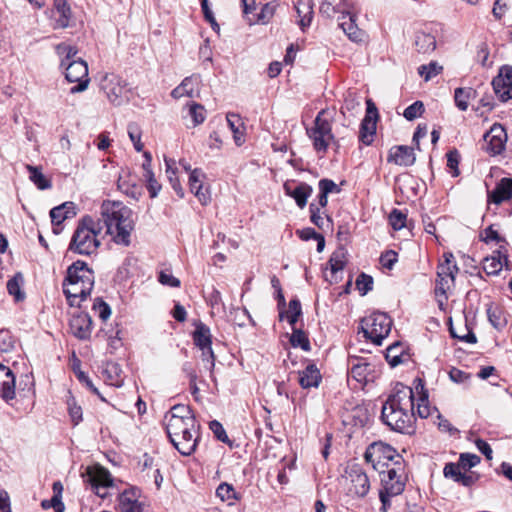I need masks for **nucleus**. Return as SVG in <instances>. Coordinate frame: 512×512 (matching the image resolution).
I'll list each match as a JSON object with an SVG mask.
<instances>
[{"label": "nucleus", "mask_w": 512, "mask_h": 512, "mask_svg": "<svg viewBox=\"0 0 512 512\" xmlns=\"http://www.w3.org/2000/svg\"><path fill=\"white\" fill-rule=\"evenodd\" d=\"M458 463L461 465L464 471H468L480 463V457L476 454L462 453L459 457Z\"/></svg>", "instance_id": "864d4df0"}, {"label": "nucleus", "mask_w": 512, "mask_h": 512, "mask_svg": "<svg viewBox=\"0 0 512 512\" xmlns=\"http://www.w3.org/2000/svg\"><path fill=\"white\" fill-rule=\"evenodd\" d=\"M424 104L421 101H415L413 104L408 106L403 113V116L409 120L412 121L418 117H420L424 112Z\"/></svg>", "instance_id": "8fccbe9b"}, {"label": "nucleus", "mask_w": 512, "mask_h": 512, "mask_svg": "<svg viewBox=\"0 0 512 512\" xmlns=\"http://www.w3.org/2000/svg\"><path fill=\"white\" fill-rule=\"evenodd\" d=\"M204 178V174L200 169H194L191 171L189 175V187L190 191L198 198L202 205H207L211 196L209 190L207 188H203L202 179Z\"/></svg>", "instance_id": "f3484780"}, {"label": "nucleus", "mask_w": 512, "mask_h": 512, "mask_svg": "<svg viewBox=\"0 0 512 512\" xmlns=\"http://www.w3.org/2000/svg\"><path fill=\"white\" fill-rule=\"evenodd\" d=\"M294 7L299 17V25L302 29L309 26L313 16V8L310 0H294Z\"/></svg>", "instance_id": "c756f323"}, {"label": "nucleus", "mask_w": 512, "mask_h": 512, "mask_svg": "<svg viewBox=\"0 0 512 512\" xmlns=\"http://www.w3.org/2000/svg\"><path fill=\"white\" fill-rule=\"evenodd\" d=\"M158 281L165 286L169 287H179L180 280L172 275L169 270H162L159 273Z\"/></svg>", "instance_id": "bf43d9fd"}, {"label": "nucleus", "mask_w": 512, "mask_h": 512, "mask_svg": "<svg viewBox=\"0 0 512 512\" xmlns=\"http://www.w3.org/2000/svg\"><path fill=\"white\" fill-rule=\"evenodd\" d=\"M70 367L81 384L85 385L89 390L96 392V388L94 387L92 380L82 369L81 361L75 356L74 353L70 359Z\"/></svg>", "instance_id": "f704fd0d"}, {"label": "nucleus", "mask_w": 512, "mask_h": 512, "mask_svg": "<svg viewBox=\"0 0 512 512\" xmlns=\"http://www.w3.org/2000/svg\"><path fill=\"white\" fill-rule=\"evenodd\" d=\"M329 264L333 274L343 270L346 264L345 253L342 250L334 252L329 259Z\"/></svg>", "instance_id": "09e8293b"}, {"label": "nucleus", "mask_w": 512, "mask_h": 512, "mask_svg": "<svg viewBox=\"0 0 512 512\" xmlns=\"http://www.w3.org/2000/svg\"><path fill=\"white\" fill-rule=\"evenodd\" d=\"M199 84V76H190L186 77L180 85L174 88L171 92V96L174 99H179L181 97H194L196 88Z\"/></svg>", "instance_id": "c85d7f7f"}, {"label": "nucleus", "mask_w": 512, "mask_h": 512, "mask_svg": "<svg viewBox=\"0 0 512 512\" xmlns=\"http://www.w3.org/2000/svg\"><path fill=\"white\" fill-rule=\"evenodd\" d=\"M476 97V91L471 87H459L454 91V100L456 107L461 111H466L469 101Z\"/></svg>", "instance_id": "473e14b6"}, {"label": "nucleus", "mask_w": 512, "mask_h": 512, "mask_svg": "<svg viewBox=\"0 0 512 512\" xmlns=\"http://www.w3.org/2000/svg\"><path fill=\"white\" fill-rule=\"evenodd\" d=\"M391 327L392 320L382 312H374L361 321L364 336L376 345H381L382 340L390 333Z\"/></svg>", "instance_id": "0eeeda50"}, {"label": "nucleus", "mask_w": 512, "mask_h": 512, "mask_svg": "<svg viewBox=\"0 0 512 512\" xmlns=\"http://www.w3.org/2000/svg\"><path fill=\"white\" fill-rule=\"evenodd\" d=\"M290 343L293 347H300L304 351H309L311 349L310 341L307 335L301 329H292Z\"/></svg>", "instance_id": "a19ab883"}, {"label": "nucleus", "mask_w": 512, "mask_h": 512, "mask_svg": "<svg viewBox=\"0 0 512 512\" xmlns=\"http://www.w3.org/2000/svg\"><path fill=\"white\" fill-rule=\"evenodd\" d=\"M42 507L44 509L53 508L56 512H63L64 511V504L61 501V496L58 494H55L51 500H44L41 503Z\"/></svg>", "instance_id": "774afa93"}, {"label": "nucleus", "mask_w": 512, "mask_h": 512, "mask_svg": "<svg viewBox=\"0 0 512 512\" xmlns=\"http://www.w3.org/2000/svg\"><path fill=\"white\" fill-rule=\"evenodd\" d=\"M325 111L318 113L314 120V125L307 129V135L313 143V148L318 154L324 155L334 140L331 123L323 118Z\"/></svg>", "instance_id": "6e6552de"}, {"label": "nucleus", "mask_w": 512, "mask_h": 512, "mask_svg": "<svg viewBox=\"0 0 512 512\" xmlns=\"http://www.w3.org/2000/svg\"><path fill=\"white\" fill-rule=\"evenodd\" d=\"M101 208L107 233L115 243L128 246L134 228L131 209L118 201H105Z\"/></svg>", "instance_id": "7ed1b4c3"}, {"label": "nucleus", "mask_w": 512, "mask_h": 512, "mask_svg": "<svg viewBox=\"0 0 512 512\" xmlns=\"http://www.w3.org/2000/svg\"><path fill=\"white\" fill-rule=\"evenodd\" d=\"M23 283L24 278L21 273H16L7 282V291L16 301H22L25 298V294L21 290Z\"/></svg>", "instance_id": "4c0bfd02"}, {"label": "nucleus", "mask_w": 512, "mask_h": 512, "mask_svg": "<svg viewBox=\"0 0 512 512\" xmlns=\"http://www.w3.org/2000/svg\"><path fill=\"white\" fill-rule=\"evenodd\" d=\"M380 474L383 489L380 490L379 497L382 503L381 511L387 512L390 507V498L400 495L405 488V483L402 476L397 473L395 468H388L381 471Z\"/></svg>", "instance_id": "1a4fd4ad"}, {"label": "nucleus", "mask_w": 512, "mask_h": 512, "mask_svg": "<svg viewBox=\"0 0 512 512\" xmlns=\"http://www.w3.org/2000/svg\"><path fill=\"white\" fill-rule=\"evenodd\" d=\"M83 481L90 485L91 490H96V465H88L81 472Z\"/></svg>", "instance_id": "5fc2aeb1"}, {"label": "nucleus", "mask_w": 512, "mask_h": 512, "mask_svg": "<svg viewBox=\"0 0 512 512\" xmlns=\"http://www.w3.org/2000/svg\"><path fill=\"white\" fill-rule=\"evenodd\" d=\"M94 271L83 261H76L67 269L63 291L71 306L80 305L93 290Z\"/></svg>", "instance_id": "20e7f679"}, {"label": "nucleus", "mask_w": 512, "mask_h": 512, "mask_svg": "<svg viewBox=\"0 0 512 512\" xmlns=\"http://www.w3.org/2000/svg\"><path fill=\"white\" fill-rule=\"evenodd\" d=\"M381 419L397 432H408L415 420L414 391L411 387L397 383L394 392L383 404Z\"/></svg>", "instance_id": "f03ea898"}, {"label": "nucleus", "mask_w": 512, "mask_h": 512, "mask_svg": "<svg viewBox=\"0 0 512 512\" xmlns=\"http://www.w3.org/2000/svg\"><path fill=\"white\" fill-rule=\"evenodd\" d=\"M188 114L192 119L193 126L202 124L206 119V111L204 106L198 103L188 104Z\"/></svg>", "instance_id": "79ce46f5"}, {"label": "nucleus", "mask_w": 512, "mask_h": 512, "mask_svg": "<svg viewBox=\"0 0 512 512\" xmlns=\"http://www.w3.org/2000/svg\"><path fill=\"white\" fill-rule=\"evenodd\" d=\"M376 132V120L370 115H366L362 120L359 132V140L365 144L370 145L373 141V136Z\"/></svg>", "instance_id": "72a5a7b5"}, {"label": "nucleus", "mask_w": 512, "mask_h": 512, "mask_svg": "<svg viewBox=\"0 0 512 512\" xmlns=\"http://www.w3.org/2000/svg\"><path fill=\"white\" fill-rule=\"evenodd\" d=\"M348 370L349 375L353 379L359 383H362L366 381V378L371 371L370 363L367 361V359L350 356L348 359Z\"/></svg>", "instance_id": "412c9836"}, {"label": "nucleus", "mask_w": 512, "mask_h": 512, "mask_svg": "<svg viewBox=\"0 0 512 512\" xmlns=\"http://www.w3.org/2000/svg\"><path fill=\"white\" fill-rule=\"evenodd\" d=\"M372 286H373V279L369 275L362 273L356 279V287L361 292L362 295H365L370 290H372Z\"/></svg>", "instance_id": "6e6d98bb"}, {"label": "nucleus", "mask_w": 512, "mask_h": 512, "mask_svg": "<svg viewBox=\"0 0 512 512\" xmlns=\"http://www.w3.org/2000/svg\"><path fill=\"white\" fill-rule=\"evenodd\" d=\"M414 43L418 52L429 54L436 48V36L427 29H422L416 33Z\"/></svg>", "instance_id": "393cba45"}, {"label": "nucleus", "mask_w": 512, "mask_h": 512, "mask_svg": "<svg viewBox=\"0 0 512 512\" xmlns=\"http://www.w3.org/2000/svg\"><path fill=\"white\" fill-rule=\"evenodd\" d=\"M216 495L221 501H228L229 505L233 504V500L238 499L237 493L231 484L221 483L216 489Z\"/></svg>", "instance_id": "c03bdc74"}, {"label": "nucleus", "mask_w": 512, "mask_h": 512, "mask_svg": "<svg viewBox=\"0 0 512 512\" xmlns=\"http://www.w3.org/2000/svg\"><path fill=\"white\" fill-rule=\"evenodd\" d=\"M487 315L489 322L497 330L502 329L506 325V319L499 308L490 306L487 309Z\"/></svg>", "instance_id": "a18cd8bd"}, {"label": "nucleus", "mask_w": 512, "mask_h": 512, "mask_svg": "<svg viewBox=\"0 0 512 512\" xmlns=\"http://www.w3.org/2000/svg\"><path fill=\"white\" fill-rule=\"evenodd\" d=\"M492 86L502 102L512 99V67H502L499 74L493 79Z\"/></svg>", "instance_id": "4468645a"}, {"label": "nucleus", "mask_w": 512, "mask_h": 512, "mask_svg": "<svg viewBox=\"0 0 512 512\" xmlns=\"http://www.w3.org/2000/svg\"><path fill=\"white\" fill-rule=\"evenodd\" d=\"M274 13L275 6L270 3H266L265 5H263L260 13L257 15V22L262 24L269 22V20L273 17Z\"/></svg>", "instance_id": "e2e57ef3"}, {"label": "nucleus", "mask_w": 512, "mask_h": 512, "mask_svg": "<svg viewBox=\"0 0 512 512\" xmlns=\"http://www.w3.org/2000/svg\"><path fill=\"white\" fill-rule=\"evenodd\" d=\"M320 381L321 374L315 364H308L306 368L300 372L299 384L304 389L318 387Z\"/></svg>", "instance_id": "cd10ccee"}, {"label": "nucleus", "mask_w": 512, "mask_h": 512, "mask_svg": "<svg viewBox=\"0 0 512 512\" xmlns=\"http://www.w3.org/2000/svg\"><path fill=\"white\" fill-rule=\"evenodd\" d=\"M69 250L82 255H90L96 250V230L90 216L83 217L72 236Z\"/></svg>", "instance_id": "423d86ee"}, {"label": "nucleus", "mask_w": 512, "mask_h": 512, "mask_svg": "<svg viewBox=\"0 0 512 512\" xmlns=\"http://www.w3.org/2000/svg\"><path fill=\"white\" fill-rule=\"evenodd\" d=\"M56 53L61 58V66L65 69V78L70 83H77L70 90L72 94L87 89L90 82L87 63L75 60L78 51L74 46L61 43L56 46Z\"/></svg>", "instance_id": "39448f33"}, {"label": "nucleus", "mask_w": 512, "mask_h": 512, "mask_svg": "<svg viewBox=\"0 0 512 512\" xmlns=\"http://www.w3.org/2000/svg\"><path fill=\"white\" fill-rule=\"evenodd\" d=\"M165 164H166V173L168 174V178H169V181L173 187V189L176 191V193L180 196V197H183L184 195V192H183V189L176 177V171L175 169L173 168V165L175 164V161L174 160H171V159H165Z\"/></svg>", "instance_id": "49530a36"}, {"label": "nucleus", "mask_w": 512, "mask_h": 512, "mask_svg": "<svg viewBox=\"0 0 512 512\" xmlns=\"http://www.w3.org/2000/svg\"><path fill=\"white\" fill-rule=\"evenodd\" d=\"M54 9L55 13L58 14V17L55 18V27H68L71 18V10L66 0H54Z\"/></svg>", "instance_id": "7c9ffc66"}, {"label": "nucleus", "mask_w": 512, "mask_h": 512, "mask_svg": "<svg viewBox=\"0 0 512 512\" xmlns=\"http://www.w3.org/2000/svg\"><path fill=\"white\" fill-rule=\"evenodd\" d=\"M0 395L8 401L15 397V377L13 372L0 363Z\"/></svg>", "instance_id": "aec40b11"}, {"label": "nucleus", "mask_w": 512, "mask_h": 512, "mask_svg": "<svg viewBox=\"0 0 512 512\" xmlns=\"http://www.w3.org/2000/svg\"><path fill=\"white\" fill-rule=\"evenodd\" d=\"M209 428L215 435V437L221 442H228V436L222 424L217 420H213L209 423Z\"/></svg>", "instance_id": "680f3d73"}, {"label": "nucleus", "mask_w": 512, "mask_h": 512, "mask_svg": "<svg viewBox=\"0 0 512 512\" xmlns=\"http://www.w3.org/2000/svg\"><path fill=\"white\" fill-rule=\"evenodd\" d=\"M26 169L30 174V180L37 186L38 189L46 190L51 187L50 180L45 177L39 167L27 165Z\"/></svg>", "instance_id": "58836bf2"}, {"label": "nucleus", "mask_w": 512, "mask_h": 512, "mask_svg": "<svg viewBox=\"0 0 512 512\" xmlns=\"http://www.w3.org/2000/svg\"><path fill=\"white\" fill-rule=\"evenodd\" d=\"M145 178L147 179L148 182L147 188L150 193V197H156L161 189V185L154 178L152 170H147V177Z\"/></svg>", "instance_id": "338daca9"}, {"label": "nucleus", "mask_w": 512, "mask_h": 512, "mask_svg": "<svg viewBox=\"0 0 512 512\" xmlns=\"http://www.w3.org/2000/svg\"><path fill=\"white\" fill-rule=\"evenodd\" d=\"M212 335L207 325L202 322L195 324V331L193 333V340L195 345L199 348H207L212 344Z\"/></svg>", "instance_id": "2f4dec72"}, {"label": "nucleus", "mask_w": 512, "mask_h": 512, "mask_svg": "<svg viewBox=\"0 0 512 512\" xmlns=\"http://www.w3.org/2000/svg\"><path fill=\"white\" fill-rule=\"evenodd\" d=\"M463 472V468L459 463H447L443 469L444 476L452 478L457 482Z\"/></svg>", "instance_id": "13d9d810"}, {"label": "nucleus", "mask_w": 512, "mask_h": 512, "mask_svg": "<svg viewBox=\"0 0 512 512\" xmlns=\"http://www.w3.org/2000/svg\"><path fill=\"white\" fill-rule=\"evenodd\" d=\"M226 120H227L229 128L233 132V138H234L235 144L237 146H241L245 140H244L243 133L241 131V127L243 124L241 122L240 116L237 114H234V113H228L226 116Z\"/></svg>", "instance_id": "e433bc0d"}, {"label": "nucleus", "mask_w": 512, "mask_h": 512, "mask_svg": "<svg viewBox=\"0 0 512 512\" xmlns=\"http://www.w3.org/2000/svg\"><path fill=\"white\" fill-rule=\"evenodd\" d=\"M350 485L348 492L350 495L363 498L370 489V482L367 474L359 466H353L348 471Z\"/></svg>", "instance_id": "f8f14e48"}, {"label": "nucleus", "mask_w": 512, "mask_h": 512, "mask_svg": "<svg viewBox=\"0 0 512 512\" xmlns=\"http://www.w3.org/2000/svg\"><path fill=\"white\" fill-rule=\"evenodd\" d=\"M100 89L111 103L117 105L122 103L126 93L125 84L115 74H106L101 80Z\"/></svg>", "instance_id": "9b49d317"}, {"label": "nucleus", "mask_w": 512, "mask_h": 512, "mask_svg": "<svg viewBox=\"0 0 512 512\" xmlns=\"http://www.w3.org/2000/svg\"><path fill=\"white\" fill-rule=\"evenodd\" d=\"M200 350H201V359H202L205 369H207L208 371H210V373H212L214 366H215V356H214L211 346H209L207 348H202Z\"/></svg>", "instance_id": "4d7b16f0"}, {"label": "nucleus", "mask_w": 512, "mask_h": 512, "mask_svg": "<svg viewBox=\"0 0 512 512\" xmlns=\"http://www.w3.org/2000/svg\"><path fill=\"white\" fill-rule=\"evenodd\" d=\"M484 141L486 142V151L495 156L501 154L507 142V133L504 127L500 124H494L488 132L484 134Z\"/></svg>", "instance_id": "ddd939ff"}, {"label": "nucleus", "mask_w": 512, "mask_h": 512, "mask_svg": "<svg viewBox=\"0 0 512 512\" xmlns=\"http://www.w3.org/2000/svg\"><path fill=\"white\" fill-rule=\"evenodd\" d=\"M414 394H418L415 415L420 418H427L431 414V407L429 405L428 394L424 390V384L420 379L417 380L414 388Z\"/></svg>", "instance_id": "a878e982"}, {"label": "nucleus", "mask_w": 512, "mask_h": 512, "mask_svg": "<svg viewBox=\"0 0 512 512\" xmlns=\"http://www.w3.org/2000/svg\"><path fill=\"white\" fill-rule=\"evenodd\" d=\"M507 261L506 256H501L500 252L492 256L486 257L483 260V270L487 275H497L503 267V261Z\"/></svg>", "instance_id": "c9c22d12"}, {"label": "nucleus", "mask_w": 512, "mask_h": 512, "mask_svg": "<svg viewBox=\"0 0 512 512\" xmlns=\"http://www.w3.org/2000/svg\"><path fill=\"white\" fill-rule=\"evenodd\" d=\"M286 195L292 197L299 208H304L308 198L311 196L313 189L307 183H300L294 189H291L288 183L284 184Z\"/></svg>", "instance_id": "5701e85b"}, {"label": "nucleus", "mask_w": 512, "mask_h": 512, "mask_svg": "<svg viewBox=\"0 0 512 512\" xmlns=\"http://www.w3.org/2000/svg\"><path fill=\"white\" fill-rule=\"evenodd\" d=\"M489 201L494 204H501L512 198V178H502L494 190L488 195Z\"/></svg>", "instance_id": "4be33fe9"}, {"label": "nucleus", "mask_w": 512, "mask_h": 512, "mask_svg": "<svg viewBox=\"0 0 512 512\" xmlns=\"http://www.w3.org/2000/svg\"><path fill=\"white\" fill-rule=\"evenodd\" d=\"M447 166L452 170V175L457 176L459 174L458 164L460 160V154L457 150L449 151L446 155Z\"/></svg>", "instance_id": "69168bd1"}, {"label": "nucleus", "mask_w": 512, "mask_h": 512, "mask_svg": "<svg viewBox=\"0 0 512 512\" xmlns=\"http://www.w3.org/2000/svg\"><path fill=\"white\" fill-rule=\"evenodd\" d=\"M76 214L75 204L73 202H65L51 209V222L53 225L59 226L64 220L73 218Z\"/></svg>", "instance_id": "b1692460"}, {"label": "nucleus", "mask_w": 512, "mask_h": 512, "mask_svg": "<svg viewBox=\"0 0 512 512\" xmlns=\"http://www.w3.org/2000/svg\"><path fill=\"white\" fill-rule=\"evenodd\" d=\"M458 268L455 263H440L437 270L438 277H444L448 281H454Z\"/></svg>", "instance_id": "de8ad7c7"}, {"label": "nucleus", "mask_w": 512, "mask_h": 512, "mask_svg": "<svg viewBox=\"0 0 512 512\" xmlns=\"http://www.w3.org/2000/svg\"><path fill=\"white\" fill-rule=\"evenodd\" d=\"M387 160L396 165L408 167L415 163L416 157L413 148L400 145L390 149Z\"/></svg>", "instance_id": "a211bd4d"}, {"label": "nucleus", "mask_w": 512, "mask_h": 512, "mask_svg": "<svg viewBox=\"0 0 512 512\" xmlns=\"http://www.w3.org/2000/svg\"><path fill=\"white\" fill-rule=\"evenodd\" d=\"M406 218V214L398 209H394L389 215V222L394 230H400L405 227Z\"/></svg>", "instance_id": "603ef678"}, {"label": "nucleus", "mask_w": 512, "mask_h": 512, "mask_svg": "<svg viewBox=\"0 0 512 512\" xmlns=\"http://www.w3.org/2000/svg\"><path fill=\"white\" fill-rule=\"evenodd\" d=\"M398 261V255L393 250H388L380 256V263L384 268L392 269Z\"/></svg>", "instance_id": "052dcab7"}, {"label": "nucleus", "mask_w": 512, "mask_h": 512, "mask_svg": "<svg viewBox=\"0 0 512 512\" xmlns=\"http://www.w3.org/2000/svg\"><path fill=\"white\" fill-rule=\"evenodd\" d=\"M138 490L131 488L123 491L119 496V503L123 512H144L145 504L138 499Z\"/></svg>", "instance_id": "6ab92c4d"}, {"label": "nucleus", "mask_w": 512, "mask_h": 512, "mask_svg": "<svg viewBox=\"0 0 512 512\" xmlns=\"http://www.w3.org/2000/svg\"><path fill=\"white\" fill-rule=\"evenodd\" d=\"M443 70V67L439 65L436 61H431L427 65H421L418 68V73L421 77L424 78L425 81L431 80L433 77L440 74Z\"/></svg>", "instance_id": "37998d69"}, {"label": "nucleus", "mask_w": 512, "mask_h": 512, "mask_svg": "<svg viewBox=\"0 0 512 512\" xmlns=\"http://www.w3.org/2000/svg\"><path fill=\"white\" fill-rule=\"evenodd\" d=\"M165 425L171 443L180 454L190 456L195 452L199 439V427L188 406L172 407L170 413L165 416Z\"/></svg>", "instance_id": "f257e3e1"}, {"label": "nucleus", "mask_w": 512, "mask_h": 512, "mask_svg": "<svg viewBox=\"0 0 512 512\" xmlns=\"http://www.w3.org/2000/svg\"><path fill=\"white\" fill-rule=\"evenodd\" d=\"M310 220L313 224H315L318 228L323 229L325 225V219L321 216L320 207L315 205L314 203L310 204Z\"/></svg>", "instance_id": "0e129e2a"}, {"label": "nucleus", "mask_w": 512, "mask_h": 512, "mask_svg": "<svg viewBox=\"0 0 512 512\" xmlns=\"http://www.w3.org/2000/svg\"><path fill=\"white\" fill-rule=\"evenodd\" d=\"M464 330L466 331V333L458 334L456 329L450 323L449 331H450V334H451V336L453 338H457L460 341H463V342H466V343H469V344L476 343L477 342V338H476L475 334L473 333V331L471 329H469L467 325H465Z\"/></svg>", "instance_id": "3c124183"}, {"label": "nucleus", "mask_w": 512, "mask_h": 512, "mask_svg": "<svg viewBox=\"0 0 512 512\" xmlns=\"http://www.w3.org/2000/svg\"><path fill=\"white\" fill-rule=\"evenodd\" d=\"M340 26L351 40H360L361 31L355 25L353 16H351L350 14L343 15L342 21L340 22Z\"/></svg>", "instance_id": "ea45409f"}, {"label": "nucleus", "mask_w": 512, "mask_h": 512, "mask_svg": "<svg viewBox=\"0 0 512 512\" xmlns=\"http://www.w3.org/2000/svg\"><path fill=\"white\" fill-rule=\"evenodd\" d=\"M396 456L395 449L383 442H374L368 446L365 451L364 458L367 463H370L372 467L381 472L383 468L389 467V462Z\"/></svg>", "instance_id": "9d476101"}, {"label": "nucleus", "mask_w": 512, "mask_h": 512, "mask_svg": "<svg viewBox=\"0 0 512 512\" xmlns=\"http://www.w3.org/2000/svg\"><path fill=\"white\" fill-rule=\"evenodd\" d=\"M93 320L87 313L74 315L70 321L72 333L79 339H88L91 335Z\"/></svg>", "instance_id": "dca6fc26"}, {"label": "nucleus", "mask_w": 512, "mask_h": 512, "mask_svg": "<svg viewBox=\"0 0 512 512\" xmlns=\"http://www.w3.org/2000/svg\"><path fill=\"white\" fill-rule=\"evenodd\" d=\"M102 375L105 383L110 386L120 387L123 384V371L118 363L107 362Z\"/></svg>", "instance_id": "bb28decb"}, {"label": "nucleus", "mask_w": 512, "mask_h": 512, "mask_svg": "<svg viewBox=\"0 0 512 512\" xmlns=\"http://www.w3.org/2000/svg\"><path fill=\"white\" fill-rule=\"evenodd\" d=\"M121 483L106 468L98 464V498L106 499L115 493L120 495L119 485Z\"/></svg>", "instance_id": "2eb2a0df"}]
</instances>
